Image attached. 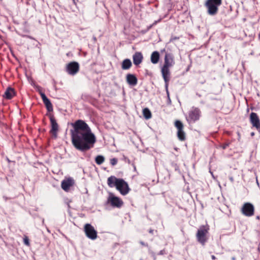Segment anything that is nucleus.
<instances>
[{"mask_svg":"<svg viewBox=\"0 0 260 260\" xmlns=\"http://www.w3.org/2000/svg\"><path fill=\"white\" fill-rule=\"evenodd\" d=\"M72 125L74 129L71 130V135L74 147L82 152L92 148L96 138L88 124L82 120H77Z\"/></svg>","mask_w":260,"mask_h":260,"instance_id":"obj_1","label":"nucleus"},{"mask_svg":"<svg viewBox=\"0 0 260 260\" xmlns=\"http://www.w3.org/2000/svg\"><path fill=\"white\" fill-rule=\"evenodd\" d=\"M107 184L110 187H115L122 195L127 194L130 189L128 185L123 179L111 176L108 178Z\"/></svg>","mask_w":260,"mask_h":260,"instance_id":"obj_2","label":"nucleus"},{"mask_svg":"<svg viewBox=\"0 0 260 260\" xmlns=\"http://www.w3.org/2000/svg\"><path fill=\"white\" fill-rule=\"evenodd\" d=\"M209 226L208 224L200 226L196 234L198 241L202 245H204L208 239Z\"/></svg>","mask_w":260,"mask_h":260,"instance_id":"obj_3","label":"nucleus"},{"mask_svg":"<svg viewBox=\"0 0 260 260\" xmlns=\"http://www.w3.org/2000/svg\"><path fill=\"white\" fill-rule=\"evenodd\" d=\"M222 4V0H207L205 6L207 12L210 15H215L218 11V7Z\"/></svg>","mask_w":260,"mask_h":260,"instance_id":"obj_4","label":"nucleus"},{"mask_svg":"<svg viewBox=\"0 0 260 260\" xmlns=\"http://www.w3.org/2000/svg\"><path fill=\"white\" fill-rule=\"evenodd\" d=\"M254 206L249 202L244 203L241 208V213L246 217H251L254 214Z\"/></svg>","mask_w":260,"mask_h":260,"instance_id":"obj_5","label":"nucleus"},{"mask_svg":"<svg viewBox=\"0 0 260 260\" xmlns=\"http://www.w3.org/2000/svg\"><path fill=\"white\" fill-rule=\"evenodd\" d=\"M201 116V111L198 108L192 107L188 113V121L194 122L199 120Z\"/></svg>","mask_w":260,"mask_h":260,"instance_id":"obj_6","label":"nucleus"},{"mask_svg":"<svg viewBox=\"0 0 260 260\" xmlns=\"http://www.w3.org/2000/svg\"><path fill=\"white\" fill-rule=\"evenodd\" d=\"M84 231L86 236L91 240H95L97 238V232L94 227L89 223L84 225Z\"/></svg>","mask_w":260,"mask_h":260,"instance_id":"obj_7","label":"nucleus"},{"mask_svg":"<svg viewBox=\"0 0 260 260\" xmlns=\"http://www.w3.org/2000/svg\"><path fill=\"white\" fill-rule=\"evenodd\" d=\"M79 70V64L76 61H72L67 64L66 71L68 74L74 76L76 75Z\"/></svg>","mask_w":260,"mask_h":260,"instance_id":"obj_8","label":"nucleus"},{"mask_svg":"<svg viewBox=\"0 0 260 260\" xmlns=\"http://www.w3.org/2000/svg\"><path fill=\"white\" fill-rule=\"evenodd\" d=\"M249 121L253 127L260 132V119L257 113L251 112L250 114Z\"/></svg>","mask_w":260,"mask_h":260,"instance_id":"obj_9","label":"nucleus"},{"mask_svg":"<svg viewBox=\"0 0 260 260\" xmlns=\"http://www.w3.org/2000/svg\"><path fill=\"white\" fill-rule=\"evenodd\" d=\"M108 202L110 203L112 206L115 207H120L123 204L122 201L119 198L115 197L113 193H110L108 199Z\"/></svg>","mask_w":260,"mask_h":260,"instance_id":"obj_10","label":"nucleus"},{"mask_svg":"<svg viewBox=\"0 0 260 260\" xmlns=\"http://www.w3.org/2000/svg\"><path fill=\"white\" fill-rule=\"evenodd\" d=\"M75 184L74 180L69 177L68 179H64L61 182V186L63 190L66 191H68L70 188L73 186Z\"/></svg>","mask_w":260,"mask_h":260,"instance_id":"obj_11","label":"nucleus"},{"mask_svg":"<svg viewBox=\"0 0 260 260\" xmlns=\"http://www.w3.org/2000/svg\"><path fill=\"white\" fill-rule=\"evenodd\" d=\"M162 78L165 81L166 86H167L170 78V72L169 67L162 66L161 69Z\"/></svg>","mask_w":260,"mask_h":260,"instance_id":"obj_12","label":"nucleus"},{"mask_svg":"<svg viewBox=\"0 0 260 260\" xmlns=\"http://www.w3.org/2000/svg\"><path fill=\"white\" fill-rule=\"evenodd\" d=\"M174 64V61L172 55L170 53H166L165 56V63L163 66L170 68Z\"/></svg>","mask_w":260,"mask_h":260,"instance_id":"obj_13","label":"nucleus"},{"mask_svg":"<svg viewBox=\"0 0 260 260\" xmlns=\"http://www.w3.org/2000/svg\"><path fill=\"white\" fill-rule=\"evenodd\" d=\"M50 120L51 125V129L50 132L56 136L57 132L58 131V124L56 122V121L53 116H50Z\"/></svg>","mask_w":260,"mask_h":260,"instance_id":"obj_14","label":"nucleus"},{"mask_svg":"<svg viewBox=\"0 0 260 260\" xmlns=\"http://www.w3.org/2000/svg\"><path fill=\"white\" fill-rule=\"evenodd\" d=\"M143 58V55L140 52H137L133 55V62L136 66L142 62Z\"/></svg>","mask_w":260,"mask_h":260,"instance_id":"obj_15","label":"nucleus"},{"mask_svg":"<svg viewBox=\"0 0 260 260\" xmlns=\"http://www.w3.org/2000/svg\"><path fill=\"white\" fill-rule=\"evenodd\" d=\"M126 82L130 85L135 86L137 84L138 80L135 75L128 74L126 75Z\"/></svg>","mask_w":260,"mask_h":260,"instance_id":"obj_16","label":"nucleus"},{"mask_svg":"<svg viewBox=\"0 0 260 260\" xmlns=\"http://www.w3.org/2000/svg\"><path fill=\"white\" fill-rule=\"evenodd\" d=\"M15 95V91L13 88L8 87L7 88L3 95L4 98L10 100Z\"/></svg>","mask_w":260,"mask_h":260,"instance_id":"obj_17","label":"nucleus"},{"mask_svg":"<svg viewBox=\"0 0 260 260\" xmlns=\"http://www.w3.org/2000/svg\"><path fill=\"white\" fill-rule=\"evenodd\" d=\"M160 55L158 51H154L151 55V61L153 64H156L158 63Z\"/></svg>","mask_w":260,"mask_h":260,"instance_id":"obj_18","label":"nucleus"},{"mask_svg":"<svg viewBox=\"0 0 260 260\" xmlns=\"http://www.w3.org/2000/svg\"><path fill=\"white\" fill-rule=\"evenodd\" d=\"M132 66V63L129 59L126 58L123 60L121 63V68L124 70H128Z\"/></svg>","mask_w":260,"mask_h":260,"instance_id":"obj_19","label":"nucleus"},{"mask_svg":"<svg viewBox=\"0 0 260 260\" xmlns=\"http://www.w3.org/2000/svg\"><path fill=\"white\" fill-rule=\"evenodd\" d=\"M44 104H45L47 110L48 112H51L53 111V106L52 105L49 100V99L47 98L46 99L43 101Z\"/></svg>","mask_w":260,"mask_h":260,"instance_id":"obj_20","label":"nucleus"},{"mask_svg":"<svg viewBox=\"0 0 260 260\" xmlns=\"http://www.w3.org/2000/svg\"><path fill=\"white\" fill-rule=\"evenodd\" d=\"M143 114L146 119H149L152 117L151 113L147 108H145L143 110Z\"/></svg>","mask_w":260,"mask_h":260,"instance_id":"obj_21","label":"nucleus"},{"mask_svg":"<svg viewBox=\"0 0 260 260\" xmlns=\"http://www.w3.org/2000/svg\"><path fill=\"white\" fill-rule=\"evenodd\" d=\"M183 125L182 122L180 121V140L184 141L185 140V134L183 131Z\"/></svg>","mask_w":260,"mask_h":260,"instance_id":"obj_22","label":"nucleus"},{"mask_svg":"<svg viewBox=\"0 0 260 260\" xmlns=\"http://www.w3.org/2000/svg\"><path fill=\"white\" fill-rule=\"evenodd\" d=\"M105 159L104 156L99 155L95 158V161L98 165H100L104 162Z\"/></svg>","mask_w":260,"mask_h":260,"instance_id":"obj_23","label":"nucleus"},{"mask_svg":"<svg viewBox=\"0 0 260 260\" xmlns=\"http://www.w3.org/2000/svg\"><path fill=\"white\" fill-rule=\"evenodd\" d=\"M230 144H231V142H227L226 143H223L222 144H221L220 145V147L223 149H225L228 147H229L230 146Z\"/></svg>","mask_w":260,"mask_h":260,"instance_id":"obj_24","label":"nucleus"},{"mask_svg":"<svg viewBox=\"0 0 260 260\" xmlns=\"http://www.w3.org/2000/svg\"><path fill=\"white\" fill-rule=\"evenodd\" d=\"M118 160L116 158H113L110 159V164L112 166H114L117 164Z\"/></svg>","mask_w":260,"mask_h":260,"instance_id":"obj_25","label":"nucleus"},{"mask_svg":"<svg viewBox=\"0 0 260 260\" xmlns=\"http://www.w3.org/2000/svg\"><path fill=\"white\" fill-rule=\"evenodd\" d=\"M175 126L177 128V136L179 138V120H176L175 122Z\"/></svg>","mask_w":260,"mask_h":260,"instance_id":"obj_26","label":"nucleus"},{"mask_svg":"<svg viewBox=\"0 0 260 260\" xmlns=\"http://www.w3.org/2000/svg\"><path fill=\"white\" fill-rule=\"evenodd\" d=\"M23 241H24V244H25L27 246L29 245V239L27 237H25Z\"/></svg>","mask_w":260,"mask_h":260,"instance_id":"obj_27","label":"nucleus"},{"mask_svg":"<svg viewBox=\"0 0 260 260\" xmlns=\"http://www.w3.org/2000/svg\"><path fill=\"white\" fill-rule=\"evenodd\" d=\"M159 21V20H158V21ZM158 21H155L151 25H149V26H148V28H147V29L149 30L151 28H152V27L153 26H154V25L156 24V23H157Z\"/></svg>","mask_w":260,"mask_h":260,"instance_id":"obj_28","label":"nucleus"},{"mask_svg":"<svg viewBox=\"0 0 260 260\" xmlns=\"http://www.w3.org/2000/svg\"><path fill=\"white\" fill-rule=\"evenodd\" d=\"M40 95H41V96L42 98V100H44L45 99H46L47 97L46 96V95H45V94L43 92H41L40 93Z\"/></svg>","mask_w":260,"mask_h":260,"instance_id":"obj_29","label":"nucleus"},{"mask_svg":"<svg viewBox=\"0 0 260 260\" xmlns=\"http://www.w3.org/2000/svg\"><path fill=\"white\" fill-rule=\"evenodd\" d=\"M140 243L143 246H148V244L143 241H140Z\"/></svg>","mask_w":260,"mask_h":260,"instance_id":"obj_30","label":"nucleus"},{"mask_svg":"<svg viewBox=\"0 0 260 260\" xmlns=\"http://www.w3.org/2000/svg\"><path fill=\"white\" fill-rule=\"evenodd\" d=\"M165 253V250H161L159 251V252L158 253V254L159 255H163Z\"/></svg>","mask_w":260,"mask_h":260,"instance_id":"obj_31","label":"nucleus"},{"mask_svg":"<svg viewBox=\"0 0 260 260\" xmlns=\"http://www.w3.org/2000/svg\"><path fill=\"white\" fill-rule=\"evenodd\" d=\"M211 258H212V259L213 260H215V259H216V257H215L214 255H212L211 256Z\"/></svg>","mask_w":260,"mask_h":260,"instance_id":"obj_32","label":"nucleus"},{"mask_svg":"<svg viewBox=\"0 0 260 260\" xmlns=\"http://www.w3.org/2000/svg\"><path fill=\"white\" fill-rule=\"evenodd\" d=\"M149 233L152 234L153 233V230L151 229L149 230Z\"/></svg>","mask_w":260,"mask_h":260,"instance_id":"obj_33","label":"nucleus"},{"mask_svg":"<svg viewBox=\"0 0 260 260\" xmlns=\"http://www.w3.org/2000/svg\"><path fill=\"white\" fill-rule=\"evenodd\" d=\"M6 160H7V161H8L9 163H10V162H11V160H10L9 159V158H8V157H6Z\"/></svg>","mask_w":260,"mask_h":260,"instance_id":"obj_34","label":"nucleus"},{"mask_svg":"<svg viewBox=\"0 0 260 260\" xmlns=\"http://www.w3.org/2000/svg\"><path fill=\"white\" fill-rule=\"evenodd\" d=\"M237 134H238V135L239 136V139L240 138V133L239 132L237 133Z\"/></svg>","mask_w":260,"mask_h":260,"instance_id":"obj_35","label":"nucleus"},{"mask_svg":"<svg viewBox=\"0 0 260 260\" xmlns=\"http://www.w3.org/2000/svg\"><path fill=\"white\" fill-rule=\"evenodd\" d=\"M232 260H236V257L235 256L232 257Z\"/></svg>","mask_w":260,"mask_h":260,"instance_id":"obj_36","label":"nucleus"},{"mask_svg":"<svg viewBox=\"0 0 260 260\" xmlns=\"http://www.w3.org/2000/svg\"><path fill=\"white\" fill-rule=\"evenodd\" d=\"M93 40H94V41H96V37H93Z\"/></svg>","mask_w":260,"mask_h":260,"instance_id":"obj_37","label":"nucleus"},{"mask_svg":"<svg viewBox=\"0 0 260 260\" xmlns=\"http://www.w3.org/2000/svg\"><path fill=\"white\" fill-rule=\"evenodd\" d=\"M177 39V38H172V39H171V40H170V41H172L173 40H175V39Z\"/></svg>","mask_w":260,"mask_h":260,"instance_id":"obj_38","label":"nucleus"},{"mask_svg":"<svg viewBox=\"0 0 260 260\" xmlns=\"http://www.w3.org/2000/svg\"><path fill=\"white\" fill-rule=\"evenodd\" d=\"M258 39H259L260 40V34L258 35Z\"/></svg>","mask_w":260,"mask_h":260,"instance_id":"obj_39","label":"nucleus"},{"mask_svg":"<svg viewBox=\"0 0 260 260\" xmlns=\"http://www.w3.org/2000/svg\"><path fill=\"white\" fill-rule=\"evenodd\" d=\"M251 135H254V133H251Z\"/></svg>","mask_w":260,"mask_h":260,"instance_id":"obj_40","label":"nucleus"},{"mask_svg":"<svg viewBox=\"0 0 260 260\" xmlns=\"http://www.w3.org/2000/svg\"><path fill=\"white\" fill-rule=\"evenodd\" d=\"M74 3H75V0H73Z\"/></svg>","mask_w":260,"mask_h":260,"instance_id":"obj_41","label":"nucleus"},{"mask_svg":"<svg viewBox=\"0 0 260 260\" xmlns=\"http://www.w3.org/2000/svg\"><path fill=\"white\" fill-rule=\"evenodd\" d=\"M2 1V0H0V2Z\"/></svg>","mask_w":260,"mask_h":260,"instance_id":"obj_42","label":"nucleus"}]
</instances>
